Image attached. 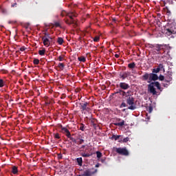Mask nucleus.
<instances>
[{"mask_svg":"<svg viewBox=\"0 0 176 176\" xmlns=\"http://www.w3.org/2000/svg\"><path fill=\"white\" fill-rule=\"evenodd\" d=\"M60 16H62V17L67 16L70 19V20L67 18L64 19L65 23H66V24H68V25H71V24H73V27L74 28H76V27H78V23H76V21L74 19V17H76V14L72 12H66L65 10H63L61 12Z\"/></svg>","mask_w":176,"mask_h":176,"instance_id":"1","label":"nucleus"},{"mask_svg":"<svg viewBox=\"0 0 176 176\" xmlns=\"http://www.w3.org/2000/svg\"><path fill=\"white\" fill-rule=\"evenodd\" d=\"M155 87L158 89V90H160L162 91V87H160V82H151L148 85V89L150 93L153 96H156L157 94V91H156V89H155Z\"/></svg>","mask_w":176,"mask_h":176,"instance_id":"2","label":"nucleus"},{"mask_svg":"<svg viewBox=\"0 0 176 176\" xmlns=\"http://www.w3.org/2000/svg\"><path fill=\"white\" fill-rule=\"evenodd\" d=\"M154 49L157 52V54H163V53L166 52V54H168V53H170V50H168L167 45L155 44Z\"/></svg>","mask_w":176,"mask_h":176,"instance_id":"3","label":"nucleus"},{"mask_svg":"<svg viewBox=\"0 0 176 176\" xmlns=\"http://www.w3.org/2000/svg\"><path fill=\"white\" fill-rule=\"evenodd\" d=\"M164 33L166 35H168V36H170V35H173V34H176V28L174 23L169 24L164 30Z\"/></svg>","mask_w":176,"mask_h":176,"instance_id":"4","label":"nucleus"},{"mask_svg":"<svg viewBox=\"0 0 176 176\" xmlns=\"http://www.w3.org/2000/svg\"><path fill=\"white\" fill-rule=\"evenodd\" d=\"M126 104L130 105V107H128V109H131V111H134L137 108L135 104H134V98H133L131 96H129V98L126 99Z\"/></svg>","mask_w":176,"mask_h":176,"instance_id":"5","label":"nucleus"},{"mask_svg":"<svg viewBox=\"0 0 176 176\" xmlns=\"http://www.w3.org/2000/svg\"><path fill=\"white\" fill-rule=\"evenodd\" d=\"M116 152L118 153V155H121L122 156H129L130 154L129 153V150L126 147L124 148H116Z\"/></svg>","mask_w":176,"mask_h":176,"instance_id":"6","label":"nucleus"},{"mask_svg":"<svg viewBox=\"0 0 176 176\" xmlns=\"http://www.w3.org/2000/svg\"><path fill=\"white\" fill-rule=\"evenodd\" d=\"M93 170H94V168L87 169L84 171L83 174L78 175V176H91L97 173V169H95L94 171H93Z\"/></svg>","mask_w":176,"mask_h":176,"instance_id":"7","label":"nucleus"},{"mask_svg":"<svg viewBox=\"0 0 176 176\" xmlns=\"http://www.w3.org/2000/svg\"><path fill=\"white\" fill-rule=\"evenodd\" d=\"M42 41L44 46L46 47H49L50 46V42H52V40L50 38H47L46 36L42 37Z\"/></svg>","mask_w":176,"mask_h":176,"instance_id":"8","label":"nucleus"},{"mask_svg":"<svg viewBox=\"0 0 176 176\" xmlns=\"http://www.w3.org/2000/svg\"><path fill=\"white\" fill-rule=\"evenodd\" d=\"M173 73L170 71L167 72L166 76H165V82L170 83L173 80Z\"/></svg>","mask_w":176,"mask_h":176,"instance_id":"9","label":"nucleus"},{"mask_svg":"<svg viewBox=\"0 0 176 176\" xmlns=\"http://www.w3.org/2000/svg\"><path fill=\"white\" fill-rule=\"evenodd\" d=\"M159 79V76L156 74L151 73L150 74V77H149V80L148 81V83H151L152 80H157Z\"/></svg>","mask_w":176,"mask_h":176,"instance_id":"10","label":"nucleus"},{"mask_svg":"<svg viewBox=\"0 0 176 176\" xmlns=\"http://www.w3.org/2000/svg\"><path fill=\"white\" fill-rule=\"evenodd\" d=\"M128 76H130V72H123L120 73V78L122 80H124Z\"/></svg>","mask_w":176,"mask_h":176,"instance_id":"11","label":"nucleus"},{"mask_svg":"<svg viewBox=\"0 0 176 176\" xmlns=\"http://www.w3.org/2000/svg\"><path fill=\"white\" fill-rule=\"evenodd\" d=\"M60 129H61V133H63V134H65L66 137H69L71 132L69 131V130H68V129L63 126V125H60Z\"/></svg>","mask_w":176,"mask_h":176,"instance_id":"12","label":"nucleus"},{"mask_svg":"<svg viewBox=\"0 0 176 176\" xmlns=\"http://www.w3.org/2000/svg\"><path fill=\"white\" fill-rule=\"evenodd\" d=\"M119 86L122 90H129L130 85L126 82H120Z\"/></svg>","mask_w":176,"mask_h":176,"instance_id":"13","label":"nucleus"},{"mask_svg":"<svg viewBox=\"0 0 176 176\" xmlns=\"http://www.w3.org/2000/svg\"><path fill=\"white\" fill-rule=\"evenodd\" d=\"M87 105H89L87 102L80 103V109H82V111H89L90 108H89Z\"/></svg>","mask_w":176,"mask_h":176,"instance_id":"14","label":"nucleus"},{"mask_svg":"<svg viewBox=\"0 0 176 176\" xmlns=\"http://www.w3.org/2000/svg\"><path fill=\"white\" fill-rule=\"evenodd\" d=\"M149 78H150V74L148 73H145L144 75H143L142 76V80L146 81V80H149Z\"/></svg>","mask_w":176,"mask_h":176,"instance_id":"15","label":"nucleus"},{"mask_svg":"<svg viewBox=\"0 0 176 176\" xmlns=\"http://www.w3.org/2000/svg\"><path fill=\"white\" fill-rule=\"evenodd\" d=\"M120 138H122V135H113L111 137V139L115 140V141H118V140H120Z\"/></svg>","mask_w":176,"mask_h":176,"instance_id":"16","label":"nucleus"},{"mask_svg":"<svg viewBox=\"0 0 176 176\" xmlns=\"http://www.w3.org/2000/svg\"><path fill=\"white\" fill-rule=\"evenodd\" d=\"M12 174H14V175H16V174H17V173H19V170L17 169V166H12Z\"/></svg>","mask_w":176,"mask_h":176,"instance_id":"17","label":"nucleus"},{"mask_svg":"<svg viewBox=\"0 0 176 176\" xmlns=\"http://www.w3.org/2000/svg\"><path fill=\"white\" fill-rule=\"evenodd\" d=\"M130 138H129V137H126L124 139H122V138H120V140L118 141V142H129Z\"/></svg>","mask_w":176,"mask_h":176,"instance_id":"18","label":"nucleus"},{"mask_svg":"<svg viewBox=\"0 0 176 176\" xmlns=\"http://www.w3.org/2000/svg\"><path fill=\"white\" fill-rule=\"evenodd\" d=\"M128 68H130L131 69L135 68V63L133 62L128 64Z\"/></svg>","mask_w":176,"mask_h":176,"instance_id":"19","label":"nucleus"},{"mask_svg":"<svg viewBox=\"0 0 176 176\" xmlns=\"http://www.w3.org/2000/svg\"><path fill=\"white\" fill-rule=\"evenodd\" d=\"M76 162H77L78 166H82V164L83 163V160H82V157H78L76 159Z\"/></svg>","mask_w":176,"mask_h":176,"instance_id":"20","label":"nucleus"},{"mask_svg":"<svg viewBox=\"0 0 176 176\" xmlns=\"http://www.w3.org/2000/svg\"><path fill=\"white\" fill-rule=\"evenodd\" d=\"M57 43H58V45H63V43H64V39L61 37H58Z\"/></svg>","mask_w":176,"mask_h":176,"instance_id":"21","label":"nucleus"},{"mask_svg":"<svg viewBox=\"0 0 176 176\" xmlns=\"http://www.w3.org/2000/svg\"><path fill=\"white\" fill-rule=\"evenodd\" d=\"M78 61L81 63H86V58L85 56H80L78 58Z\"/></svg>","mask_w":176,"mask_h":176,"instance_id":"22","label":"nucleus"},{"mask_svg":"<svg viewBox=\"0 0 176 176\" xmlns=\"http://www.w3.org/2000/svg\"><path fill=\"white\" fill-rule=\"evenodd\" d=\"M124 124V120H123L120 122L115 123V126H119L120 127L123 126Z\"/></svg>","mask_w":176,"mask_h":176,"instance_id":"23","label":"nucleus"},{"mask_svg":"<svg viewBox=\"0 0 176 176\" xmlns=\"http://www.w3.org/2000/svg\"><path fill=\"white\" fill-rule=\"evenodd\" d=\"M44 36H46V38H47L48 39H50L51 41H53V38L50 36V34L47 33V32H44Z\"/></svg>","mask_w":176,"mask_h":176,"instance_id":"24","label":"nucleus"},{"mask_svg":"<svg viewBox=\"0 0 176 176\" xmlns=\"http://www.w3.org/2000/svg\"><path fill=\"white\" fill-rule=\"evenodd\" d=\"M45 53H46V50L45 49L38 51V54L40 56H45Z\"/></svg>","mask_w":176,"mask_h":176,"instance_id":"25","label":"nucleus"},{"mask_svg":"<svg viewBox=\"0 0 176 176\" xmlns=\"http://www.w3.org/2000/svg\"><path fill=\"white\" fill-rule=\"evenodd\" d=\"M92 154H89V153H81V156L82 157H90V156H91Z\"/></svg>","mask_w":176,"mask_h":176,"instance_id":"26","label":"nucleus"},{"mask_svg":"<svg viewBox=\"0 0 176 176\" xmlns=\"http://www.w3.org/2000/svg\"><path fill=\"white\" fill-rule=\"evenodd\" d=\"M58 68L63 71L64 69V67H65V65L64 63H59L58 65Z\"/></svg>","mask_w":176,"mask_h":176,"instance_id":"27","label":"nucleus"},{"mask_svg":"<svg viewBox=\"0 0 176 176\" xmlns=\"http://www.w3.org/2000/svg\"><path fill=\"white\" fill-rule=\"evenodd\" d=\"M85 142V140L83 139H79V141H76L77 145H82Z\"/></svg>","mask_w":176,"mask_h":176,"instance_id":"28","label":"nucleus"},{"mask_svg":"<svg viewBox=\"0 0 176 176\" xmlns=\"http://www.w3.org/2000/svg\"><path fill=\"white\" fill-rule=\"evenodd\" d=\"M54 138H55L56 140H60V138H61V137L60 136L59 133H54Z\"/></svg>","mask_w":176,"mask_h":176,"instance_id":"29","label":"nucleus"},{"mask_svg":"<svg viewBox=\"0 0 176 176\" xmlns=\"http://www.w3.org/2000/svg\"><path fill=\"white\" fill-rule=\"evenodd\" d=\"M67 138H69V140H71V141L72 142H74L75 144H76V138H74L71 136V133H70V135L69 136H67Z\"/></svg>","mask_w":176,"mask_h":176,"instance_id":"30","label":"nucleus"},{"mask_svg":"<svg viewBox=\"0 0 176 176\" xmlns=\"http://www.w3.org/2000/svg\"><path fill=\"white\" fill-rule=\"evenodd\" d=\"M157 68L160 69V71H162V69L164 71V65L162 63H160Z\"/></svg>","mask_w":176,"mask_h":176,"instance_id":"31","label":"nucleus"},{"mask_svg":"<svg viewBox=\"0 0 176 176\" xmlns=\"http://www.w3.org/2000/svg\"><path fill=\"white\" fill-rule=\"evenodd\" d=\"M54 27L61 28V25L60 24V23L57 22V21H55L54 23Z\"/></svg>","mask_w":176,"mask_h":176,"instance_id":"32","label":"nucleus"},{"mask_svg":"<svg viewBox=\"0 0 176 176\" xmlns=\"http://www.w3.org/2000/svg\"><path fill=\"white\" fill-rule=\"evenodd\" d=\"M147 111H148V113H152V111H153V107L150 105V106L147 108Z\"/></svg>","mask_w":176,"mask_h":176,"instance_id":"33","label":"nucleus"},{"mask_svg":"<svg viewBox=\"0 0 176 176\" xmlns=\"http://www.w3.org/2000/svg\"><path fill=\"white\" fill-rule=\"evenodd\" d=\"M96 156L98 159H100L102 156V153L100 151H96Z\"/></svg>","mask_w":176,"mask_h":176,"instance_id":"34","label":"nucleus"},{"mask_svg":"<svg viewBox=\"0 0 176 176\" xmlns=\"http://www.w3.org/2000/svg\"><path fill=\"white\" fill-rule=\"evenodd\" d=\"M159 72H160V70L158 67L153 69V74H159Z\"/></svg>","mask_w":176,"mask_h":176,"instance_id":"35","label":"nucleus"},{"mask_svg":"<svg viewBox=\"0 0 176 176\" xmlns=\"http://www.w3.org/2000/svg\"><path fill=\"white\" fill-rule=\"evenodd\" d=\"M158 79L162 81L166 80V78H164V76H163V75H160V76L158 77Z\"/></svg>","mask_w":176,"mask_h":176,"instance_id":"36","label":"nucleus"},{"mask_svg":"<svg viewBox=\"0 0 176 176\" xmlns=\"http://www.w3.org/2000/svg\"><path fill=\"white\" fill-rule=\"evenodd\" d=\"M94 42H99L100 41V36H96L95 38H93Z\"/></svg>","mask_w":176,"mask_h":176,"instance_id":"37","label":"nucleus"},{"mask_svg":"<svg viewBox=\"0 0 176 176\" xmlns=\"http://www.w3.org/2000/svg\"><path fill=\"white\" fill-rule=\"evenodd\" d=\"M33 63H34V65H38V64H39V59L35 58V59L33 60Z\"/></svg>","mask_w":176,"mask_h":176,"instance_id":"38","label":"nucleus"},{"mask_svg":"<svg viewBox=\"0 0 176 176\" xmlns=\"http://www.w3.org/2000/svg\"><path fill=\"white\" fill-rule=\"evenodd\" d=\"M5 86V82L2 79H0V87H3Z\"/></svg>","mask_w":176,"mask_h":176,"instance_id":"39","label":"nucleus"},{"mask_svg":"<svg viewBox=\"0 0 176 176\" xmlns=\"http://www.w3.org/2000/svg\"><path fill=\"white\" fill-rule=\"evenodd\" d=\"M80 130H81V131H85V124L82 123L80 124Z\"/></svg>","mask_w":176,"mask_h":176,"instance_id":"40","label":"nucleus"},{"mask_svg":"<svg viewBox=\"0 0 176 176\" xmlns=\"http://www.w3.org/2000/svg\"><path fill=\"white\" fill-rule=\"evenodd\" d=\"M58 61H63L64 60V56L63 55H60L58 57Z\"/></svg>","mask_w":176,"mask_h":176,"instance_id":"41","label":"nucleus"},{"mask_svg":"<svg viewBox=\"0 0 176 176\" xmlns=\"http://www.w3.org/2000/svg\"><path fill=\"white\" fill-rule=\"evenodd\" d=\"M126 107H127V104H126L125 102H122L120 106V108H126Z\"/></svg>","mask_w":176,"mask_h":176,"instance_id":"42","label":"nucleus"},{"mask_svg":"<svg viewBox=\"0 0 176 176\" xmlns=\"http://www.w3.org/2000/svg\"><path fill=\"white\" fill-rule=\"evenodd\" d=\"M58 158L59 160L63 159V154H61V153L58 154Z\"/></svg>","mask_w":176,"mask_h":176,"instance_id":"43","label":"nucleus"},{"mask_svg":"<svg viewBox=\"0 0 176 176\" xmlns=\"http://www.w3.org/2000/svg\"><path fill=\"white\" fill-rule=\"evenodd\" d=\"M130 94H131V90L127 91V92H126V97L130 96Z\"/></svg>","mask_w":176,"mask_h":176,"instance_id":"44","label":"nucleus"},{"mask_svg":"<svg viewBox=\"0 0 176 176\" xmlns=\"http://www.w3.org/2000/svg\"><path fill=\"white\" fill-rule=\"evenodd\" d=\"M121 92L122 93V96H126V97H127V94L126 91H121Z\"/></svg>","mask_w":176,"mask_h":176,"instance_id":"45","label":"nucleus"},{"mask_svg":"<svg viewBox=\"0 0 176 176\" xmlns=\"http://www.w3.org/2000/svg\"><path fill=\"white\" fill-rule=\"evenodd\" d=\"M149 47L151 49H155V45L149 44Z\"/></svg>","mask_w":176,"mask_h":176,"instance_id":"46","label":"nucleus"},{"mask_svg":"<svg viewBox=\"0 0 176 176\" xmlns=\"http://www.w3.org/2000/svg\"><path fill=\"white\" fill-rule=\"evenodd\" d=\"M24 50H25V47H21L20 48V51H21V52H24Z\"/></svg>","mask_w":176,"mask_h":176,"instance_id":"47","label":"nucleus"},{"mask_svg":"<svg viewBox=\"0 0 176 176\" xmlns=\"http://www.w3.org/2000/svg\"><path fill=\"white\" fill-rule=\"evenodd\" d=\"M85 148H86V145H82L80 148V149H85Z\"/></svg>","mask_w":176,"mask_h":176,"instance_id":"48","label":"nucleus"},{"mask_svg":"<svg viewBox=\"0 0 176 176\" xmlns=\"http://www.w3.org/2000/svg\"><path fill=\"white\" fill-rule=\"evenodd\" d=\"M114 56H115L116 58H119V54H116Z\"/></svg>","mask_w":176,"mask_h":176,"instance_id":"49","label":"nucleus"},{"mask_svg":"<svg viewBox=\"0 0 176 176\" xmlns=\"http://www.w3.org/2000/svg\"><path fill=\"white\" fill-rule=\"evenodd\" d=\"M101 162H102V163H105V158L104 159V158H102L101 159Z\"/></svg>","mask_w":176,"mask_h":176,"instance_id":"50","label":"nucleus"},{"mask_svg":"<svg viewBox=\"0 0 176 176\" xmlns=\"http://www.w3.org/2000/svg\"><path fill=\"white\" fill-rule=\"evenodd\" d=\"M146 116H147L146 118L147 120H149V119H151V117L148 116V114H146Z\"/></svg>","mask_w":176,"mask_h":176,"instance_id":"51","label":"nucleus"},{"mask_svg":"<svg viewBox=\"0 0 176 176\" xmlns=\"http://www.w3.org/2000/svg\"><path fill=\"white\" fill-rule=\"evenodd\" d=\"M168 14H171V12L170 11L167 12Z\"/></svg>","mask_w":176,"mask_h":176,"instance_id":"52","label":"nucleus"},{"mask_svg":"<svg viewBox=\"0 0 176 176\" xmlns=\"http://www.w3.org/2000/svg\"><path fill=\"white\" fill-rule=\"evenodd\" d=\"M96 167H98V165H96Z\"/></svg>","mask_w":176,"mask_h":176,"instance_id":"53","label":"nucleus"},{"mask_svg":"<svg viewBox=\"0 0 176 176\" xmlns=\"http://www.w3.org/2000/svg\"><path fill=\"white\" fill-rule=\"evenodd\" d=\"M123 111H126V109H124Z\"/></svg>","mask_w":176,"mask_h":176,"instance_id":"54","label":"nucleus"}]
</instances>
